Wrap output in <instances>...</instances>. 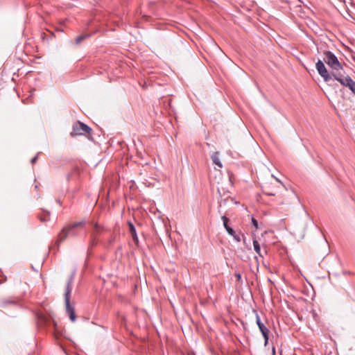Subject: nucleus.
<instances>
[{"label":"nucleus","mask_w":355,"mask_h":355,"mask_svg":"<svg viewBox=\"0 0 355 355\" xmlns=\"http://www.w3.org/2000/svg\"><path fill=\"white\" fill-rule=\"evenodd\" d=\"M324 57L323 58V60L331 69L334 79L337 80V74H339L340 76H343L345 74L342 64L338 61L336 55L332 52L325 51H324Z\"/></svg>","instance_id":"1"},{"label":"nucleus","mask_w":355,"mask_h":355,"mask_svg":"<svg viewBox=\"0 0 355 355\" xmlns=\"http://www.w3.org/2000/svg\"><path fill=\"white\" fill-rule=\"evenodd\" d=\"M72 282H73V275H71L67 284L65 293H64V302H65V309L66 313L69 317L71 322H75L76 320V315L75 313V309L73 305L70 303L71 294L72 291Z\"/></svg>","instance_id":"2"},{"label":"nucleus","mask_w":355,"mask_h":355,"mask_svg":"<svg viewBox=\"0 0 355 355\" xmlns=\"http://www.w3.org/2000/svg\"><path fill=\"white\" fill-rule=\"evenodd\" d=\"M86 224L85 220H82L80 222H76L73 224H71L69 226L64 227L60 233L59 234L58 239L57 241L58 243H60L64 241L68 235L76 236L77 235L76 232H75V229L80 227H84Z\"/></svg>","instance_id":"3"},{"label":"nucleus","mask_w":355,"mask_h":355,"mask_svg":"<svg viewBox=\"0 0 355 355\" xmlns=\"http://www.w3.org/2000/svg\"><path fill=\"white\" fill-rule=\"evenodd\" d=\"M91 131V128H89L87 125L80 121H77L73 125V129L70 135L71 137H75L77 135H84L86 133L89 134Z\"/></svg>","instance_id":"4"},{"label":"nucleus","mask_w":355,"mask_h":355,"mask_svg":"<svg viewBox=\"0 0 355 355\" xmlns=\"http://www.w3.org/2000/svg\"><path fill=\"white\" fill-rule=\"evenodd\" d=\"M316 69L321 77L324 79V82L329 83L334 79L332 72L330 73L325 67L323 62L320 60L316 62Z\"/></svg>","instance_id":"5"},{"label":"nucleus","mask_w":355,"mask_h":355,"mask_svg":"<svg viewBox=\"0 0 355 355\" xmlns=\"http://www.w3.org/2000/svg\"><path fill=\"white\" fill-rule=\"evenodd\" d=\"M337 81L339 82L342 85L349 87V89L355 95V81H354L349 76H340L336 75Z\"/></svg>","instance_id":"6"},{"label":"nucleus","mask_w":355,"mask_h":355,"mask_svg":"<svg viewBox=\"0 0 355 355\" xmlns=\"http://www.w3.org/2000/svg\"><path fill=\"white\" fill-rule=\"evenodd\" d=\"M221 219L223 222V226H224L225 229L226 230V231L227 232V233L230 236H232L236 241L240 242L241 241L240 236L239 234H236L235 231L228 225L229 218L227 217H226L225 216H223Z\"/></svg>","instance_id":"7"},{"label":"nucleus","mask_w":355,"mask_h":355,"mask_svg":"<svg viewBox=\"0 0 355 355\" xmlns=\"http://www.w3.org/2000/svg\"><path fill=\"white\" fill-rule=\"evenodd\" d=\"M102 230L103 227H101L98 223L94 224V230L91 235L90 247H93L97 243L96 240V236L101 232Z\"/></svg>","instance_id":"8"},{"label":"nucleus","mask_w":355,"mask_h":355,"mask_svg":"<svg viewBox=\"0 0 355 355\" xmlns=\"http://www.w3.org/2000/svg\"><path fill=\"white\" fill-rule=\"evenodd\" d=\"M259 329L264 338V345H266L268 343L269 339V329L266 327L265 324L261 325L260 328Z\"/></svg>","instance_id":"9"},{"label":"nucleus","mask_w":355,"mask_h":355,"mask_svg":"<svg viewBox=\"0 0 355 355\" xmlns=\"http://www.w3.org/2000/svg\"><path fill=\"white\" fill-rule=\"evenodd\" d=\"M128 226H129V230L131 234V236L132 237V239L136 242L138 243V237L136 232V229L134 226V225L131 222H128Z\"/></svg>","instance_id":"10"},{"label":"nucleus","mask_w":355,"mask_h":355,"mask_svg":"<svg viewBox=\"0 0 355 355\" xmlns=\"http://www.w3.org/2000/svg\"><path fill=\"white\" fill-rule=\"evenodd\" d=\"M211 159L213 163L218 166L219 168L223 167V164L219 159V153L218 152H215L212 154Z\"/></svg>","instance_id":"11"},{"label":"nucleus","mask_w":355,"mask_h":355,"mask_svg":"<svg viewBox=\"0 0 355 355\" xmlns=\"http://www.w3.org/2000/svg\"><path fill=\"white\" fill-rule=\"evenodd\" d=\"M39 218L41 222L49 221L50 218V212L47 210L42 209V214L39 215Z\"/></svg>","instance_id":"12"},{"label":"nucleus","mask_w":355,"mask_h":355,"mask_svg":"<svg viewBox=\"0 0 355 355\" xmlns=\"http://www.w3.org/2000/svg\"><path fill=\"white\" fill-rule=\"evenodd\" d=\"M262 191L263 193L269 196H275V193L274 192L273 189H271L269 186H263L262 187Z\"/></svg>","instance_id":"13"},{"label":"nucleus","mask_w":355,"mask_h":355,"mask_svg":"<svg viewBox=\"0 0 355 355\" xmlns=\"http://www.w3.org/2000/svg\"><path fill=\"white\" fill-rule=\"evenodd\" d=\"M253 246L255 252L258 254V255L261 257H263V255L261 252V248L259 242L257 240H253Z\"/></svg>","instance_id":"14"},{"label":"nucleus","mask_w":355,"mask_h":355,"mask_svg":"<svg viewBox=\"0 0 355 355\" xmlns=\"http://www.w3.org/2000/svg\"><path fill=\"white\" fill-rule=\"evenodd\" d=\"M89 35H81L77 37L75 40V42L76 44H79L81 42H83L84 40H85L87 37H88Z\"/></svg>","instance_id":"15"},{"label":"nucleus","mask_w":355,"mask_h":355,"mask_svg":"<svg viewBox=\"0 0 355 355\" xmlns=\"http://www.w3.org/2000/svg\"><path fill=\"white\" fill-rule=\"evenodd\" d=\"M15 301L13 300H1L0 301V306L1 307H3L5 306H6L7 304H15Z\"/></svg>","instance_id":"16"},{"label":"nucleus","mask_w":355,"mask_h":355,"mask_svg":"<svg viewBox=\"0 0 355 355\" xmlns=\"http://www.w3.org/2000/svg\"><path fill=\"white\" fill-rule=\"evenodd\" d=\"M256 322L259 328H260L261 325H264V324L261 321V319L258 314H257L256 315Z\"/></svg>","instance_id":"17"},{"label":"nucleus","mask_w":355,"mask_h":355,"mask_svg":"<svg viewBox=\"0 0 355 355\" xmlns=\"http://www.w3.org/2000/svg\"><path fill=\"white\" fill-rule=\"evenodd\" d=\"M256 322L259 328H260L261 325H264V324L261 321V319L258 314H257L256 315Z\"/></svg>","instance_id":"18"},{"label":"nucleus","mask_w":355,"mask_h":355,"mask_svg":"<svg viewBox=\"0 0 355 355\" xmlns=\"http://www.w3.org/2000/svg\"><path fill=\"white\" fill-rule=\"evenodd\" d=\"M252 224L256 229L259 228L258 221L254 218H252Z\"/></svg>","instance_id":"19"},{"label":"nucleus","mask_w":355,"mask_h":355,"mask_svg":"<svg viewBox=\"0 0 355 355\" xmlns=\"http://www.w3.org/2000/svg\"><path fill=\"white\" fill-rule=\"evenodd\" d=\"M38 155H39V153H37L34 157L32 158V159L31 160V164H33L37 162V158H38Z\"/></svg>","instance_id":"20"},{"label":"nucleus","mask_w":355,"mask_h":355,"mask_svg":"<svg viewBox=\"0 0 355 355\" xmlns=\"http://www.w3.org/2000/svg\"><path fill=\"white\" fill-rule=\"evenodd\" d=\"M235 277H236L237 281H239V282L241 281V274L239 272L236 273L235 274Z\"/></svg>","instance_id":"21"},{"label":"nucleus","mask_w":355,"mask_h":355,"mask_svg":"<svg viewBox=\"0 0 355 355\" xmlns=\"http://www.w3.org/2000/svg\"><path fill=\"white\" fill-rule=\"evenodd\" d=\"M272 177L277 182H279V184H281L282 186H284V184L282 182V181L278 179L277 178H276L274 175H272Z\"/></svg>","instance_id":"22"},{"label":"nucleus","mask_w":355,"mask_h":355,"mask_svg":"<svg viewBox=\"0 0 355 355\" xmlns=\"http://www.w3.org/2000/svg\"><path fill=\"white\" fill-rule=\"evenodd\" d=\"M272 355H276L275 347H272Z\"/></svg>","instance_id":"23"},{"label":"nucleus","mask_w":355,"mask_h":355,"mask_svg":"<svg viewBox=\"0 0 355 355\" xmlns=\"http://www.w3.org/2000/svg\"><path fill=\"white\" fill-rule=\"evenodd\" d=\"M254 259L257 260V262L259 263V260L257 259V257H255Z\"/></svg>","instance_id":"24"},{"label":"nucleus","mask_w":355,"mask_h":355,"mask_svg":"<svg viewBox=\"0 0 355 355\" xmlns=\"http://www.w3.org/2000/svg\"><path fill=\"white\" fill-rule=\"evenodd\" d=\"M57 202H58V203H59L60 205H61V202H60V200H57Z\"/></svg>","instance_id":"25"}]
</instances>
